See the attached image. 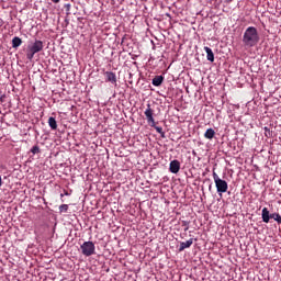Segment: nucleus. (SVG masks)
<instances>
[{
  "mask_svg": "<svg viewBox=\"0 0 281 281\" xmlns=\"http://www.w3.org/2000/svg\"><path fill=\"white\" fill-rule=\"evenodd\" d=\"M204 50L206 53V59L210 61V63H214V52H212V48L205 46L204 47Z\"/></svg>",
  "mask_w": 281,
  "mask_h": 281,
  "instance_id": "nucleus-10",
  "label": "nucleus"
},
{
  "mask_svg": "<svg viewBox=\"0 0 281 281\" xmlns=\"http://www.w3.org/2000/svg\"><path fill=\"white\" fill-rule=\"evenodd\" d=\"M1 186H3V180L0 177V188H1Z\"/></svg>",
  "mask_w": 281,
  "mask_h": 281,
  "instance_id": "nucleus-20",
  "label": "nucleus"
},
{
  "mask_svg": "<svg viewBox=\"0 0 281 281\" xmlns=\"http://www.w3.org/2000/svg\"><path fill=\"white\" fill-rule=\"evenodd\" d=\"M214 135H216V132H214L213 128H207L206 132L204 133V137L206 139H214Z\"/></svg>",
  "mask_w": 281,
  "mask_h": 281,
  "instance_id": "nucleus-14",
  "label": "nucleus"
},
{
  "mask_svg": "<svg viewBox=\"0 0 281 281\" xmlns=\"http://www.w3.org/2000/svg\"><path fill=\"white\" fill-rule=\"evenodd\" d=\"M80 249L83 256H93V254H95V244H93V241H85L80 246Z\"/></svg>",
  "mask_w": 281,
  "mask_h": 281,
  "instance_id": "nucleus-4",
  "label": "nucleus"
},
{
  "mask_svg": "<svg viewBox=\"0 0 281 281\" xmlns=\"http://www.w3.org/2000/svg\"><path fill=\"white\" fill-rule=\"evenodd\" d=\"M154 113L155 112L153 111V108H150V104H147V109L145 110V117L147 120V123L149 124V126L155 128V131H157L161 137H166L164 128L156 125L155 117L153 116Z\"/></svg>",
  "mask_w": 281,
  "mask_h": 281,
  "instance_id": "nucleus-2",
  "label": "nucleus"
},
{
  "mask_svg": "<svg viewBox=\"0 0 281 281\" xmlns=\"http://www.w3.org/2000/svg\"><path fill=\"white\" fill-rule=\"evenodd\" d=\"M151 85H154V87H161V85H164V76H156L151 80Z\"/></svg>",
  "mask_w": 281,
  "mask_h": 281,
  "instance_id": "nucleus-11",
  "label": "nucleus"
},
{
  "mask_svg": "<svg viewBox=\"0 0 281 281\" xmlns=\"http://www.w3.org/2000/svg\"><path fill=\"white\" fill-rule=\"evenodd\" d=\"M53 3H60V0H52Z\"/></svg>",
  "mask_w": 281,
  "mask_h": 281,
  "instance_id": "nucleus-19",
  "label": "nucleus"
},
{
  "mask_svg": "<svg viewBox=\"0 0 281 281\" xmlns=\"http://www.w3.org/2000/svg\"><path fill=\"white\" fill-rule=\"evenodd\" d=\"M194 243V239H189L187 241L180 243L179 251H184V249H190Z\"/></svg>",
  "mask_w": 281,
  "mask_h": 281,
  "instance_id": "nucleus-8",
  "label": "nucleus"
},
{
  "mask_svg": "<svg viewBox=\"0 0 281 281\" xmlns=\"http://www.w3.org/2000/svg\"><path fill=\"white\" fill-rule=\"evenodd\" d=\"M270 218H273L279 225H281V216L280 213H272L270 214Z\"/></svg>",
  "mask_w": 281,
  "mask_h": 281,
  "instance_id": "nucleus-15",
  "label": "nucleus"
},
{
  "mask_svg": "<svg viewBox=\"0 0 281 281\" xmlns=\"http://www.w3.org/2000/svg\"><path fill=\"white\" fill-rule=\"evenodd\" d=\"M213 179H214V183H215L217 193L225 194V192H227V190H228L227 181L221 179V177H218V173L215 171H213Z\"/></svg>",
  "mask_w": 281,
  "mask_h": 281,
  "instance_id": "nucleus-3",
  "label": "nucleus"
},
{
  "mask_svg": "<svg viewBox=\"0 0 281 281\" xmlns=\"http://www.w3.org/2000/svg\"><path fill=\"white\" fill-rule=\"evenodd\" d=\"M48 126L52 128V131H56L58 128V123H56V119L50 116L48 119Z\"/></svg>",
  "mask_w": 281,
  "mask_h": 281,
  "instance_id": "nucleus-13",
  "label": "nucleus"
},
{
  "mask_svg": "<svg viewBox=\"0 0 281 281\" xmlns=\"http://www.w3.org/2000/svg\"><path fill=\"white\" fill-rule=\"evenodd\" d=\"M45 46L43 45V41L41 40H35L34 43L30 44L27 46V49H31L32 52H34L35 54H38V52H43V48Z\"/></svg>",
  "mask_w": 281,
  "mask_h": 281,
  "instance_id": "nucleus-5",
  "label": "nucleus"
},
{
  "mask_svg": "<svg viewBox=\"0 0 281 281\" xmlns=\"http://www.w3.org/2000/svg\"><path fill=\"white\" fill-rule=\"evenodd\" d=\"M68 210H69V205H67V204H61L59 206L60 214H63V212H68Z\"/></svg>",
  "mask_w": 281,
  "mask_h": 281,
  "instance_id": "nucleus-18",
  "label": "nucleus"
},
{
  "mask_svg": "<svg viewBox=\"0 0 281 281\" xmlns=\"http://www.w3.org/2000/svg\"><path fill=\"white\" fill-rule=\"evenodd\" d=\"M193 155H196V151H193Z\"/></svg>",
  "mask_w": 281,
  "mask_h": 281,
  "instance_id": "nucleus-21",
  "label": "nucleus"
},
{
  "mask_svg": "<svg viewBox=\"0 0 281 281\" xmlns=\"http://www.w3.org/2000/svg\"><path fill=\"white\" fill-rule=\"evenodd\" d=\"M106 82H111L114 87H117V76L113 71H105L104 72Z\"/></svg>",
  "mask_w": 281,
  "mask_h": 281,
  "instance_id": "nucleus-6",
  "label": "nucleus"
},
{
  "mask_svg": "<svg viewBox=\"0 0 281 281\" xmlns=\"http://www.w3.org/2000/svg\"><path fill=\"white\" fill-rule=\"evenodd\" d=\"M243 43L246 47H256L260 43V35L258 29L255 26H248L243 35Z\"/></svg>",
  "mask_w": 281,
  "mask_h": 281,
  "instance_id": "nucleus-1",
  "label": "nucleus"
},
{
  "mask_svg": "<svg viewBox=\"0 0 281 281\" xmlns=\"http://www.w3.org/2000/svg\"><path fill=\"white\" fill-rule=\"evenodd\" d=\"M23 41L21 40V37H13L12 38V47L13 49H16V47H21Z\"/></svg>",
  "mask_w": 281,
  "mask_h": 281,
  "instance_id": "nucleus-12",
  "label": "nucleus"
},
{
  "mask_svg": "<svg viewBox=\"0 0 281 281\" xmlns=\"http://www.w3.org/2000/svg\"><path fill=\"white\" fill-rule=\"evenodd\" d=\"M181 170V162L179 160H171L169 164V171L172 172V175H177Z\"/></svg>",
  "mask_w": 281,
  "mask_h": 281,
  "instance_id": "nucleus-7",
  "label": "nucleus"
},
{
  "mask_svg": "<svg viewBox=\"0 0 281 281\" xmlns=\"http://www.w3.org/2000/svg\"><path fill=\"white\" fill-rule=\"evenodd\" d=\"M35 54H36V53H35L34 50L27 49V52H26V58H27V60H33Z\"/></svg>",
  "mask_w": 281,
  "mask_h": 281,
  "instance_id": "nucleus-16",
  "label": "nucleus"
},
{
  "mask_svg": "<svg viewBox=\"0 0 281 281\" xmlns=\"http://www.w3.org/2000/svg\"><path fill=\"white\" fill-rule=\"evenodd\" d=\"M31 153L33 155H38V153H41V147H38V145H35L31 148Z\"/></svg>",
  "mask_w": 281,
  "mask_h": 281,
  "instance_id": "nucleus-17",
  "label": "nucleus"
},
{
  "mask_svg": "<svg viewBox=\"0 0 281 281\" xmlns=\"http://www.w3.org/2000/svg\"><path fill=\"white\" fill-rule=\"evenodd\" d=\"M261 218L263 223H269V221H271V214L269 213V209L267 207L262 209Z\"/></svg>",
  "mask_w": 281,
  "mask_h": 281,
  "instance_id": "nucleus-9",
  "label": "nucleus"
}]
</instances>
